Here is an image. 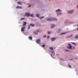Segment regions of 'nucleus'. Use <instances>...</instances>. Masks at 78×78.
<instances>
[{
  "label": "nucleus",
  "mask_w": 78,
  "mask_h": 78,
  "mask_svg": "<svg viewBox=\"0 0 78 78\" xmlns=\"http://www.w3.org/2000/svg\"><path fill=\"white\" fill-rule=\"evenodd\" d=\"M47 20H48V21H51V20H55L57 21V19H56L55 18H53L51 17L50 18H48Z\"/></svg>",
  "instance_id": "nucleus-1"
},
{
  "label": "nucleus",
  "mask_w": 78,
  "mask_h": 78,
  "mask_svg": "<svg viewBox=\"0 0 78 78\" xmlns=\"http://www.w3.org/2000/svg\"><path fill=\"white\" fill-rule=\"evenodd\" d=\"M74 10H69L68 11V13L69 14H72V13H73Z\"/></svg>",
  "instance_id": "nucleus-2"
},
{
  "label": "nucleus",
  "mask_w": 78,
  "mask_h": 78,
  "mask_svg": "<svg viewBox=\"0 0 78 78\" xmlns=\"http://www.w3.org/2000/svg\"><path fill=\"white\" fill-rule=\"evenodd\" d=\"M25 28H26V27L25 26H23V27L21 29V31H25Z\"/></svg>",
  "instance_id": "nucleus-3"
},
{
  "label": "nucleus",
  "mask_w": 78,
  "mask_h": 78,
  "mask_svg": "<svg viewBox=\"0 0 78 78\" xmlns=\"http://www.w3.org/2000/svg\"><path fill=\"white\" fill-rule=\"evenodd\" d=\"M69 46L67 47V48L68 49H72V46L71 45V44H69Z\"/></svg>",
  "instance_id": "nucleus-4"
},
{
  "label": "nucleus",
  "mask_w": 78,
  "mask_h": 78,
  "mask_svg": "<svg viewBox=\"0 0 78 78\" xmlns=\"http://www.w3.org/2000/svg\"><path fill=\"white\" fill-rule=\"evenodd\" d=\"M36 42L38 44H39L40 42H41V40L40 39H37L36 40Z\"/></svg>",
  "instance_id": "nucleus-5"
},
{
  "label": "nucleus",
  "mask_w": 78,
  "mask_h": 78,
  "mask_svg": "<svg viewBox=\"0 0 78 78\" xmlns=\"http://www.w3.org/2000/svg\"><path fill=\"white\" fill-rule=\"evenodd\" d=\"M25 16H27V17H29V16H30V13L29 12H28L25 13Z\"/></svg>",
  "instance_id": "nucleus-6"
},
{
  "label": "nucleus",
  "mask_w": 78,
  "mask_h": 78,
  "mask_svg": "<svg viewBox=\"0 0 78 78\" xmlns=\"http://www.w3.org/2000/svg\"><path fill=\"white\" fill-rule=\"evenodd\" d=\"M56 39V37H52L51 38V40L52 41H55V40Z\"/></svg>",
  "instance_id": "nucleus-7"
},
{
  "label": "nucleus",
  "mask_w": 78,
  "mask_h": 78,
  "mask_svg": "<svg viewBox=\"0 0 78 78\" xmlns=\"http://www.w3.org/2000/svg\"><path fill=\"white\" fill-rule=\"evenodd\" d=\"M62 12V10L61 9H58L55 11L56 12Z\"/></svg>",
  "instance_id": "nucleus-8"
},
{
  "label": "nucleus",
  "mask_w": 78,
  "mask_h": 78,
  "mask_svg": "<svg viewBox=\"0 0 78 78\" xmlns=\"http://www.w3.org/2000/svg\"><path fill=\"white\" fill-rule=\"evenodd\" d=\"M16 8L17 9H22L23 8L22 7H20V6H17L16 7Z\"/></svg>",
  "instance_id": "nucleus-9"
},
{
  "label": "nucleus",
  "mask_w": 78,
  "mask_h": 78,
  "mask_svg": "<svg viewBox=\"0 0 78 78\" xmlns=\"http://www.w3.org/2000/svg\"><path fill=\"white\" fill-rule=\"evenodd\" d=\"M61 29H59L58 30H57V33H59L61 32Z\"/></svg>",
  "instance_id": "nucleus-10"
},
{
  "label": "nucleus",
  "mask_w": 78,
  "mask_h": 78,
  "mask_svg": "<svg viewBox=\"0 0 78 78\" xmlns=\"http://www.w3.org/2000/svg\"><path fill=\"white\" fill-rule=\"evenodd\" d=\"M23 24L22 26H25L27 24V23L26 22H23Z\"/></svg>",
  "instance_id": "nucleus-11"
},
{
  "label": "nucleus",
  "mask_w": 78,
  "mask_h": 78,
  "mask_svg": "<svg viewBox=\"0 0 78 78\" xmlns=\"http://www.w3.org/2000/svg\"><path fill=\"white\" fill-rule=\"evenodd\" d=\"M30 26H31L33 27H34V26H35V25L33 24H30Z\"/></svg>",
  "instance_id": "nucleus-12"
},
{
  "label": "nucleus",
  "mask_w": 78,
  "mask_h": 78,
  "mask_svg": "<svg viewBox=\"0 0 78 78\" xmlns=\"http://www.w3.org/2000/svg\"><path fill=\"white\" fill-rule=\"evenodd\" d=\"M51 28H54V27H55V25L54 24H52L51 25Z\"/></svg>",
  "instance_id": "nucleus-13"
},
{
  "label": "nucleus",
  "mask_w": 78,
  "mask_h": 78,
  "mask_svg": "<svg viewBox=\"0 0 78 78\" xmlns=\"http://www.w3.org/2000/svg\"><path fill=\"white\" fill-rule=\"evenodd\" d=\"M30 16L31 17H34V14H30Z\"/></svg>",
  "instance_id": "nucleus-14"
},
{
  "label": "nucleus",
  "mask_w": 78,
  "mask_h": 78,
  "mask_svg": "<svg viewBox=\"0 0 78 78\" xmlns=\"http://www.w3.org/2000/svg\"><path fill=\"white\" fill-rule=\"evenodd\" d=\"M28 38H29V40H31L33 39V37H32L30 36Z\"/></svg>",
  "instance_id": "nucleus-15"
},
{
  "label": "nucleus",
  "mask_w": 78,
  "mask_h": 78,
  "mask_svg": "<svg viewBox=\"0 0 78 78\" xmlns=\"http://www.w3.org/2000/svg\"><path fill=\"white\" fill-rule=\"evenodd\" d=\"M72 36H73V34H71L68 37V38H69L70 37H72Z\"/></svg>",
  "instance_id": "nucleus-16"
},
{
  "label": "nucleus",
  "mask_w": 78,
  "mask_h": 78,
  "mask_svg": "<svg viewBox=\"0 0 78 78\" xmlns=\"http://www.w3.org/2000/svg\"><path fill=\"white\" fill-rule=\"evenodd\" d=\"M17 2V3L19 5H22V2Z\"/></svg>",
  "instance_id": "nucleus-17"
},
{
  "label": "nucleus",
  "mask_w": 78,
  "mask_h": 78,
  "mask_svg": "<svg viewBox=\"0 0 78 78\" xmlns=\"http://www.w3.org/2000/svg\"><path fill=\"white\" fill-rule=\"evenodd\" d=\"M75 39H78V35H76L75 37H74Z\"/></svg>",
  "instance_id": "nucleus-18"
},
{
  "label": "nucleus",
  "mask_w": 78,
  "mask_h": 78,
  "mask_svg": "<svg viewBox=\"0 0 78 78\" xmlns=\"http://www.w3.org/2000/svg\"><path fill=\"white\" fill-rule=\"evenodd\" d=\"M34 33L35 34H37V35L38 34V33L37 32H36V31L34 32Z\"/></svg>",
  "instance_id": "nucleus-19"
},
{
  "label": "nucleus",
  "mask_w": 78,
  "mask_h": 78,
  "mask_svg": "<svg viewBox=\"0 0 78 78\" xmlns=\"http://www.w3.org/2000/svg\"><path fill=\"white\" fill-rule=\"evenodd\" d=\"M36 16L37 17H39V15L38 14H37L36 15Z\"/></svg>",
  "instance_id": "nucleus-20"
},
{
  "label": "nucleus",
  "mask_w": 78,
  "mask_h": 78,
  "mask_svg": "<svg viewBox=\"0 0 78 78\" xmlns=\"http://www.w3.org/2000/svg\"><path fill=\"white\" fill-rule=\"evenodd\" d=\"M44 17L42 16L41 17L39 18V19H41V20L42 19H44Z\"/></svg>",
  "instance_id": "nucleus-21"
},
{
  "label": "nucleus",
  "mask_w": 78,
  "mask_h": 78,
  "mask_svg": "<svg viewBox=\"0 0 78 78\" xmlns=\"http://www.w3.org/2000/svg\"><path fill=\"white\" fill-rule=\"evenodd\" d=\"M50 50H53V48L52 47H51L50 48Z\"/></svg>",
  "instance_id": "nucleus-22"
},
{
  "label": "nucleus",
  "mask_w": 78,
  "mask_h": 78,
  "mask_svg": "<svg viewBox=\"0 0 78 78\" xmlns=\"http://www.w3.org/2000/svg\"><path fill=\"white\" fill-rule=\"evenodd\" d=\"M31 6V5H28L27 7L28 8H30Z\"/></svg>",
  "instance_id": "nucleus-23"
},
{
  "label": "nucleus",
  "mask_w": 78,
  "mask_h": 78,
  "mask_svg": "<svg viewBox=\"0 0 78 78\" xmlns=\"http://www.w3.org/2000/svg\"><path fill=\"white\" fill-rule=\"evenodd\" d=\"M25 19V18H22L21 19H20V20H24Z\"/></svg>",
  "instance_id": "nucleus-24"
},
{
  "label": "nucleus",
  "mask_w": 78,
  "mask_h": 78,
  "mask_svg": "<svg viewBox=\"0 0 78 78\" xmlns=\"http://www.w3.org/2000/svg\"><path fill=\"white\" fill-rule=\"evenodd\" d=\"M68 66H69V67H72V66H71L70 65V64H68Z\"/></svg>",
  "instance_id": "nucleus-25"
},
{
  "label": "nucleus",
  "mask_w": 78,
  "mask_h": 78,
  "mask_svg": "<svg viewBox=\"0 0 78 78\" xmlns=\"http://www.w3.org/2000/svg\"><path fill=\"white\" fill-rule=\"evenodd\" d=\"M48 34H50V32L48 31Z\"/></svg>",
  "instance_id": "nucleus-26"
},
{
  "label": "nucleus",
  "mask_w": 78,
  "mask_h": 78,
  "mask_svg": "<svg viewBox=\"0 0 78 78\" xmlns=\"http://www.w3.org/2000/svg\"><path fill=\"white\" fill-rule=\"evenodd\" d=\"M43 37L44 38H45V37H46V35H44L43 36Z\"/></svg>",
  "instance_id": "nucleus-27"
},
{
  "label": "nucleus",
  "mask_w": 78,
  "mask_h": 78,
  "mask_svg": "<svg viewBox=\"0 0 78 78\" xmlns=\"http://www.w3.org/2000/svg\"><path fill=\"white\" fill-rule=\"evenodd\" d=\"M65 51H69V50H67V49H66Z\"/></svg>",
  "instance_id": "nucleus-28"
},
{
  "label": "nucleus",
  "mask_w": 78,
  "mask_h": 78,
  "mask_svg": "<svg viewBox=\"0 0 78 78\" xmlns=\"http://www.w3.org/2000/svg\"><path fill=\"white\" fill-rule=\"evenodd\" d=\"M30 26H29L28 27V29L29 30V29H30Z\"/></svg>",
  "instance_id": "nucleus-29"
},
{
  "label": "nucleus",
  "mask_w": 78,
  "mask_h": 78,
  "mask_svg": "<svg viewBox=\"0 0 78 78\" xmlns=\"http://www.w3.org/2000/svg\"><path fill=\"white\" fill-rule=\"evenodd\" d=\"M42 47H45V44H43L42 45Z\"/></svg>",
  "instance_id": "nucleus-30"
},
{
  "label": "nucleus",
  "mask_w": 78,
  "mask_h": 78,
  "mask_svg": "<svg viewBox=\"0 0 78 78\" xmlns=\"http://www.w3.org/2000/svg\"><path fill=\"white\" fill-rule=\"evenodd\" d=\"M72 44H74V45H76V44L73 42H72Z\"/></svg>",
  "instance_id": "nucleus-31"
},
{
  "label": "nucleus",
  "mask_w": 78,
  "mask_h": 78,
  "mask_svg": "<svg viewBox=\"0 0 78 78\" xmlns=\"http://www.w3.org/2000/svg\"><path fill=\"white\" fill-rule=\"evenodd\" d=\"M60 59L61 60H62V61H64V59H62V58H60Z\"/></svg>",
  "instance_id": "nucleus-32"
},
{
  "label": "nucleus",
  "mask_w": 78,
  "mask_h": 78,
  "mask_svg": "<svg viewBox=\"0 0 78 78\" xmlns=\"http://www.w3.org/2000/svg\"><path fill=\"white\" fill-rule=\"evenodd\" d=\"M50 37L49 36H48L47 37L48 39H49V38Z\"/></svg>",
  "instance_id": "nucleus-33"
},
{
  "label": "nucleus",
  "mask_w": 78,
  "mask_h": 78,
  "mask_svg": "<svg viewBox=\"0 0 78 78\" xmlns=\"http://www.w3.org/2000/svg\"><path fill=\"white\" fill-rule=\"evenodd\" d=\"M36 31H37V32H39V30H37Z\"/></svg>",
  "instance_id": "nucleus-34"
},
{
  "label": "nucleus",
  "mask_w": 78,
  "mask_h": 78,
  "mask_svg": "<svg viewBox=\"0 0 78 78\" xmlns=\"http://www.w3.org/2000/svg\"><path fill=\"white\" fill-rule=\"evenodd\" d=\"M57 15L58 16H59V13H57Z\"/></svg>",
  "instance_id": "nucleus-35"
},
{
  "label": "nucleus",
  "mask_w": 78,
  "mask_h": 78,
  "mask_svg": "<svg viewBox=\"0 0 78 78\" xmlns=\"http://www.w3.org/2000/svg\"><path fill=\"white\" fill-rule=\"evenodd\" d=\"M75 59H78V58H75Z\"/></svg>",
  "instance_id": "nucleus-36"
},
{
  "label": "nucleus",
  "mask_w": 78,
  "mask_h": 78,
  "mask_svg": "<svg viewBox=\"0 0 78 78\" xmlns=\"http://www.w3.org/2000/svg\"><path fill=\"white\" fill-rule=\"evenodd\" d=\"M59 15H61V13H59Z\"/></svg>",
  "instance_id": "nucleus-37"
},
{
  "label": "nucleus",
  "mask_w": 78,
  "mask_h": 78,
  "mask_svg": "<svg viewBox=\"0 0 78 78\" xmlns=\"http://www.w3.org/2000/svg\"><path fill=\"white\" fill-rule=\"evenodd\" d=\"M66 33H63L62 34H66Z\"/></svg>",
  "instance_id": "nucleus-38"
},
{
  "label": "nucleus",
  "mask_w": 78,
  "mask_h": 78,
  "mask_svg": "<svg viewBox=\"0 0 78 78\" xmlns=\"http://www.w3.org/2000/svg\"><path fill=\"white\" fill-rule=\"evenodd\" d=\"M51 57H52L53 56V55H52L51 54Z\"/></svg>",
  "instance_id": "nucleus-39"
},
{
  "label": "nucleus",
  "mask_w": 78,
  "mask_h": 78,
  "mask_svg": "<svg viewBox=\"0 0 78 78\" xmlns=\"http://www.w3.org/2000/svg\"><path fill=\"white\" fill-rule=\"evenodd\" d=\"M77 8H78V5H77Z\"/></svg>",
  "instance_id": "nucleus-40"
},
{
  "label": "nucleus",
  "mask_w": 78,
  "mask_h": 78,
  "mask_svg": "<svg viewBox=\"0 0 78 78\" xmlns=\"http://www.w3.org/2000/svg\"><path fill=\"white\" fill-rule=\"evenodd\" d=\"M70 60H73V59H70Z\"/></svg>",
  "instance_id": "nucleus-41"
},
{
  "label": "nucleus",
  "mask_w": 78,
  "mask_h": 78,
  "mask_svg": "<svg viewBox=\"0 0 78 78\" xmlns=\"http://www.w3.org/2000/svg\"><path fill=\"white\" fill-rule=\"evenodd\" d=\"M77 30H78V27L77 28Z\"/></svg>",
  "instance_id": "nucleus-42"
},
{
  "label": "nucleus",
  "mask_w": 78,
  "mask_h": 78,
  "mask_svg": "<svg viewBox=\"0 0 78 78\" xmlns=\"http://www.w3.org/2000/svg\"><path fill=\"white\" fill-rule=\"evenodd\" d=\"M27 5H30L29 4H27Z\"/></svg>",
  "instance_id": "nucleus-43"
},
{
  "label": "nucleus",
  "mask_w": 78,
  "mask_h": 78,
  "mask_svg": "<svg viewBox=\"0 0 78 78\" xmlns=\"http://www.w3.org/2000/svg\"><path fill=\"white\" fill-rule=\"evenodd\" d=\"M15 1H17V0H15Z\"/></svg>",
  "instance_id": "nucleus-44"
},
{
  "label": "nucleus",
  "mask_w": 78,
  "mask_h": 78,
  "mask_svg": "<svg viewBox=\"0 0 78 78\" xmlns=\"http://www.w3.org/2000/svg\"><path fill=\"white\" fill-rule=\"evenodd\" d=\"M77 27H78V25H77Z\"/></svg>",
  "instance_id": "nucleus-45"
},
{
  "label": "nucleus",
  "mask_w": 78,
  "mask_h": 78,
  "mask_svg": "<svg viewBox=\"0 0 78 78\" xmlns=\"http://www.w3.org/2000/svg\"><path fill=\"white\" fill-rule=\"evenodd\" d=\"M50 0H49V1H50Z\"/></svg>",
  "instance_id": "nucleus-46"
},
{
  "label": "nucleus",
  "mask_w": 78,
  "mask_h": 78,
  "mask_svg": "<svg viewBox=\"0 0 78 78\" xmlns=\"http://www.w3.org/2000/svg\"><path fill=\"white\" fill-rule=\"evenodd\" d=\"M47 0H46V1Z\"/></svg>",
  "instance_id": "nucleus-47"
}]
</instances>
